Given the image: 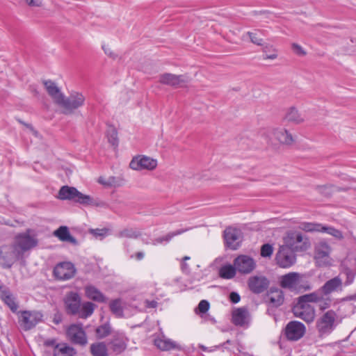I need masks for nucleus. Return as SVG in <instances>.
I'll return each mask as SVG.
<instances>
[{"mask_svg":"<svg viewBox=\"0 0 356 356\" xmlns=\"http://www.w3.org/2000/svg\"><path fill=\"white\" fill-rule=\"evenodd\" d=\"M58 198L62 200H72L84 205L94 204L90 196L79 192L76 188L63 186L58 192Z\"/></svg>","mask_w":356,"mask_h":356,"instance_id":"obj_4","label":"nucleus"},{"mask_svg":"<svg viewBox=\"0 0 356 356\" xmlns=\"http://www.w3.org/2000/svg\"><path fill=\"white\" fill-rule=\"evenodd\" d=\"M343 273L346 275V279L344 282L345 286H349L354 282L356 272L348 267L343 268Z\"/></svg>","mask_w":356,"mask_h":356,"instance_id":"obj_41","label":"nucleus"},{"mask_svg":"<svg viewBox=\"0 0 356 356\" xmlns=\"http://www.w3.org/2000/svg\"><path fill=\"white\" fill-rule=\"evenodd\" d=\"M230 302L232 303H238L241 300V296L237 292L232 291L229 293V296Z\"/></svg>","mask_w":356,"mask_h":356,"instance_id":"obj_52","label":"nucleus"},{"mask_svg":"<svg viewBox=\"0 0 356 356\" xmlns=\"http://www.w3.org/2000/svg\"><path fill=\"white\" fill-rule=\"evenodd\" d=\"M160 82L172 86H178L184 83L183 75H175L170 73L160 76Z\"/></svg>","mask_w":356,"mask_h":356,"instance_id":"obj_26","label":"nucleus"},{"mask_svg":"<svg viewBox=\"0 0 356 356\" xmlns=\"http://www.w3.org/2000/svg\"><path fill=\"white\" fill-rule=\"evenodd\" d=\"M237 268L229 264L222 265L218 271L219 277L222 279L231 280L236 276Z\"/></svg>","mask_w":356,"mask_h":356,"instance_id":"obj_32","label":"nucleus"},{"mask_svg":"<svg viewBox=\"0 0 356 356\" xmlns=\"http://www.w3.org/2000/svg\"><path fill=\"white\" fill-rule=\"evenodd\" d=\"M302 278V275L296 272H291L280 277V286L283 289L296 293L310 290L309 284L307 282H304Z\"/></svg>","mask_w":356,"mask_h":356,"instance_id":"obj_2","label":"nucleus"},{"mask_svg":"<svg viewBox=\"0 0 356 356\" xmlns=\"http://www.w3.org/2000/svg\"><path fill=\"white\" fill-rule=\"evenodd\" d=\"M270 284V280L264 275L251 276L248 280V289L254 294H261L267 291Z\"/></svg>","mask_w":356,"mask_h":356,"instance_id":"obj_16","label":"nucleus"},{"mask_svg":"<svg viewBox=\"0 0 356 356\" xmlns=\"http://www.w3.org/2000/svg\"><path fill=\"white\" fill-rule=\"evenodd\" d=\"M247 35L249 36L250 41L258 45V46H262L263 45V39L259 38L257 37V34L256 33H252L250 31L247 32Z\"/></svg>","mask_w":356,"mask_h":356,"instance_id":"obj_47","label":"nucleus"},{"mask_svg":"<svg viewBox=\"0 0 356 356\" xmlns=\"http://www.w3.org/2000/svg\"><path fill=\"white\" fill-rule=\"evenodd\" d=\"M338 315L332 309L327 310L319 316L316 321V329L320 338L330 335L337 325Z\"/></svg>","mask_w":356,"mask_h":356,"instance_id":"obj_3","label":"nucleus"},{"mask_svg":"<svg viewBox=\"0 0 356 356\" xmlns=\"http://www.w3.org/2000/svg\"><path fill=\"white\" fill-rule=\"evenodd\" d=\"M14 243L0 247V266L3 268H10L13 264L22 259L23 255Z\"/></svg>","mask_w":356,"mask_h":356,"instance_id":"obj_5","label":"nucleus"},{"mask_svg":"<svg viewBox=\"0 0 356 356\" xmlns=\"http://www.w3.org/2000/svg\"><path fill=\"white\" fill-rule=\"evenodd\" d=\"M140 235V233L131 228L124 229L119 232L118 236L121 238H136Z\"/></svg>","mask_w":356,"mask_h":356,"instance_id":"obj_43","label":"nucleus"},{"mask_svg":"<svg viewBox=\"0 0 356 356\" xmlns=\"http://www.w3.org/2000/svg\"><path fill=\"white\" fill-rule=\"evenodd\" d=\"M81 297L76 292H69L66 294L64 303L67 314L76 315L79 313L81 306Z\"/></svg>","mask_w":356,"mask_h":356,"instance_id":"obj_20","label":"nucleus"},{"mask_svg":"<svg viewBox=\"0 0 356 356\" xmlns=\"http://www.w3.org/2000/svg\"><path fill=\"white\" fill-rule=\"evenodd\" d=\"M181 270H182L184 273H189V271H190L189 266H188V265L186 263V261H182V262H181Z\"/></svg>","mask_w":356,"mask_h":356,"instance_id":"obj_55","label":"nucleus"},{"mask_svg":"<svg viewBox=\"0 0 356 356\" xmlns=\"http://www.w3.org/2000/svg\"><path fill=\"white\" fill-rule=\"evenodd\" d=\"M43 315L37 311H23L21 312L19 323L26 331L34 327L42 320Z\"/></svg>","mask_w":356,"mask_h":356,"instance_id":"obj_12","label":"nucleus"},{"mask_svg":"<svg viewBox=\"0 0 356 356\" xmlns=\"http://www.w3.org/2000/svg\"><path fill=\"white\" fill-rule=\"evenodd\" d=\"M33 92H34L36 95H38V92L36 90V89L33 88Z\"/></svg>","mask_w":356,"mask_h":356,"instance_id":"obj_64","label":"nucleus"},{"mask_svg":"<svg viewBox=\"0 0 356 356\" xmlns=\"http://www.w3.org/2000/svg\"><path fill=\"white\" fill-rule=\"evenodd\" d=\"M85 100L86 98L82 93L73 91L67 98L63 95L58 105L65 108L67 112L72 113L74 110L83 106Z\"/></svg>","mask_w":356,"mask_h":356,"instance_id":"obj_11","label":"nucleus"},{"mask_svg":"<svg viewBox=\"0 0 356 356\" xmlns=\"http://www.w3.org/2000/svg\"><path fill=\"white\" fill-rule=\"evenodd\" d=\"M210 307L209 302L206 300H202L198 304L197 309L200 314H205Z\"/></svg>","mask_w":356,"mask_h":356,"instance_id":"obj_46","label":"nucleus"},{"mask_svg":"<svg viewBox=\"0 0 356 356\" xmlns=\"http://www.w3.org/2000/svg\"><path fill=\"white\" fill-rule=\"evenodd\" d=\"M113 350L116 353H122L126 348V343L122 337H117L111 341Z\"/></svg>","mask_w":356,"mask_h":356,"instance_id":"obj_39","label":"nucleus"},{"mask_svg":"<svg viewBox=\"0 0 356 356\" xmlns=\"http://www.w3.org/2000/svg\"><path fill=\"white\" fill-rule=\"evenodd\" d=\"M107 138L108 142L113 146L118 144V132L113 127L110 128L107 131Z\"/></svg>","mask_w":356,"mask_h":356,"instance_id":"obj_44","label":"nucleus"},{"mask_svg":"<svg viewBox=\"0 0 356 356\" xmlns=\"http://www.w3.org/2000/svg\"><path fill=\"white\" fill-rule=\"evenodd\" d=\"M343 282L339 276H336L324 283V284L320 287L317 291L325 296H327L330 294L343 291Z\"/></svg>","mask_w":356,"mask_h":356,"instance_id":"obj_21","label":"nucleus"},{"mask_svg":"<svg viewBox=\"0 0 356 356\" xmlns=\"http://www.w3.org/2000/svg\"><path fill=\"white\" fill-rule=\"evenodd\" d=\"M316 189L319 193L323 195L325 197H329L331 195L332 191L330 186H317Z\"/></svg>","mask_w":356,"mask_h":356,"instance_id":"obj_48","label":"nucleus"},{"mask_svg":"<svg viewBox=\"0 0 356 356\" xmlns=\"http://www.w3.org/2000/svg\"><path fill=\"white\" fill-rule=\"evenodd\" d=\"M321 232H325L339 240L343 238V233L340 230L335 229L333 227L323 225Z\"/></svg>","mask_w":356,"mask_h":356,"instance_id":"obj_40","label":"nucleus"},{"mask_svg":"<svg viewBox=\"0 0 356 356\" xmlns=\"http://www.w3.org/2000/svg\"><path fill=\"white\" fill-rule=\"evenodd\" d=\"M264 302L268 307V312H270L272 309L278 308L284 302L283 291L276 286L270 287L264 296Z\"/></svg>","mask_w":356,"mask_h":356,"instance_id":"obj_9","label":"nucleus"},{"mask_svg":"<svg viewBox=\"0 0 356 356\" xmlns=\"http://www.w3.org/2000/svg\"><path fill=\"white\" fill-rule=\"evenodd\" d=\"M147 307H156V302L154 300H152L151 302L147 301Z\"/></svg>","mask_w":356,"mask_h":356,"instance_id":"obj_59","label":"nucleus"},{"mask_svg":"<svg viewBox=\"0 0 356 356\" xmlns=\"http://www.w3.org/2000/svg\"><path fill=\"white\" fill-rule=\"evenodd\" d=\"M311 294H315L317 296L318 300L316 302H314V303H318V309L321 311H325V309H328L332 302V300L329 297L325 298L324 295L321 294L318 291H315L313 293H311Z\"/></svg>","mask_w":356,"mask_h":356,"instance_id":"obj_36","label":"nucleus"},{"mask_svg":"<svg viewBox=\"0 0 356 356\" xmlns=\"http://www.w3.org/2000/svg\"><path fill=\"white\" fill-rule=\"evenodd\" d=\"M90 352L94 356H108L106 346L103 342H97L90 346Z\"/></svg>","mask_w":356,"mask_h":356,"instance_id":"obj_37","label":"nucleus"},{"mask_svg":"<svg viewBox=\"0 0 356 356\" xmlns=\"http://www.w3.org/2000/svg\"><path fill=\"white\" fill-rule=\"evenodd\" d=\"M231 343H232V341H230V340H227L225 342H224V343L221 345V346H223V347H224V346H226L227 344H231Z\"/></svg>","mask_w":356,"mask_h":356,"instance_id":"obj_61","label":"nucleus"},{"mask_svg":"<svg viewBox=\"0 0 356 356\" xmlns=\"http://www.w3.org/2000/svg\"><path fill=\"white\" fill-rule=\"evenodd\" d=\"M160 333L157 334V348L162 351H170L172 350H180V346L175 341L167 338L161 330Z\"/></svg>","mask_w":356,"mask_h":356,"instance_id":"obj_22","label":"nucleus"},{"mask_svg":"<svg viewBox=\"0 0 356 356\" xmlns=\"http://www.w3.org/2000/svg\"><path fill=\"white\" fill-rule=\"evenodd\" d=\"M76 350L65 343H57L54 348V356H75Z\"/></svg>","mask_w":356,"mask_h":356,"instance_id":"obj_28","label":"nucleus"},{"mask_svg":"<svg viewBox=\"0 0 356 356\" xmlns=\"http://www.w3.org/2000/svg\"><path fill=\"white\" fill-rule=\"evenodd\" d=\"M291 48L294 53L298 56H303L306 55V51L303 49V48L296 43H293L291 44Z\"/></svg>","mask_w":356,"mask_h":356,"instance_id":"obj_50","label":"nucleus"},{"mask_svg":"<svg viewBox=\"0 0 356 356\" xmlns=\"http://www.w3.org/2000/svg\"><path fill=\"white\" fill-rule=\"evenodd\" d=\"M43 83L48 94L51 97L54 102L58 104L63 96L59 88L51 80L44 81Z\"/></svg>","mask_w":356,"mask_h":356,"instance_id":"obj_23","label":"nucleus"},{"mask_svg":"<svg viewBox=\"0 0 356 356\" xmlns=\"http://www.w3.org/2000/svg\"><path fill=\"white\" fill-rule=\"evenodd\" d=\"M98 182L105 186H115V178L111 177L108 179H105L104 177H99Z\"/></svg>","mask_w":356,"mask_h":356,"instance_id":"obj_49","label":"nucleus"},{"mask_svg":"<svg viewBox=\"0 0 356 356\" xmlns=\"http://www.w3.org/2000/svg\"><path fill=\"white\" fill-rule=\"evenodd\" d=\"M284 243L290 246L296 251H302L307 250L310 246V243L307 238L303 241L302 233L298 232H293L288 233L284 238Z\"/></svg>","mask_w":356,"mask_h":356,"instance_id":"obj_14","label":"nucleus"},{"mask_svg":"<svg viewBox=\"0 0 356 356\" xmlns=\"http://www.w3.org/2000/svg\"><path fill=\"white\" fill-rule=\"evenodd\" d=\"M248 311L245 307L236 309L232 313V323L237 326H243L247 322Z\"/></svg>","mask_w":356,"mask_h":356,"instance_id":"obj_29","label":"nucleus"},{"mask_svg":"<svg viewBox=\"0 0 356 356\" xmlns=\"http://www.w3.org/2000/svg\"><path fill=\"white\" fill-rule=\"evenodd\" d=\"M95 305L91 302H86L81 304L79 312L77 314L81 318H87L90 316L95 310Z\"/></svg>","mask_w":356,"mask_h":356,"instance_id":"obj_33","label":"nucleus"},{"mask_svg":"<svg viewBox=\"0 0 356 356\" xmlns=\"http://www.w3.org/2000/svg\"><path fill=\"white\" fill-rule=\"evenodd\" d=\"M111 333V326L109 324H104L96 329L97 337L99 339L107 337Z\"/></svg>","mask_w":356,"mask_h":356,"instance_id":"obj_42","label":"nucleus"},{"mask_svg":"<svg viewBox=\"0 0 356 356\" xmlns=\"http://www.w3.org/2000/svg\"><path fill=\"white\" fill-rule=\"evenodd\" d=\"M295 252L296 250L289 245H281L275 256L277 264L281 268L291 267L296 260Z\"/></svg>","mask_w":356,"mask_h":356,"instance_id":"obj_7","label":"nucleus"},{"mask_svg":"<svg viewBox=\"0 0 356 356\" xmlns=\"http://www.w3.org/2000/svg\"><path fill=\"white\" fill-rule=\"evenodd\" d=\"M190 228H186V229H179L176 231L169 232L166 234L165 235L161 236L159 237H157V243L165 245L168 243L173 237L180 235L187 231H188Z\"/></svg>","mask_w":356,"mask_h":356,"instance_id":"obj_34","label":"nucleus"},{"mask_svg":"<svg viewBox=\"0 0 356 356\" xmlns=\"http://www.w3.org/2000/svg\"><path fill=\"white\" fill-rule=\"evenodd\" d=\"M285 118L289 121L295 124H300L304 122L305 119L299 113L298 111L293 106L291 107L287 111Z\"/></svg>","mask_w":356,"mask_h":356,"instance_id":"obj_35","label":"nucleus"},{"mask_svg":"<svg viewBox=\"0 0 356 356\" xmlns=\"http://www.w3.org/2000/svg\"><path fill=\"white\" fill-rule=\"evenodd\" d=\"M144 253L143 252H138L135 255V258L137 259V260H141L144 258Z\"/></svg>","mask_w":356,"mask_h":356,"instance_id":"obj_58","label":"nucleus"},{"mask_svg":"<svg viewBox=\"0 0 356 356\" xmlns=\"http://www.w3.org/2000/svg\"><path fill=\"white\" fill-rule=\"evenodd\" d=\"M54 236L57 237L60 241L70 242L74 245L77 244V241L73 237L66 226H60L54 232Z\"/></svg>","mask_w":356,"mask_h":356,"instance_id":"obj_25","label":"nucleus"},{"mask_svg":"<svg viewBox=\"0 0 356 356\" xmlns=\"http://www.w3.org/2000/svg\"><path fill=\"white\" fill-rule=\"evenodd\" d=\"M86 296L93 301L97 302H106L107 298L106 296L95 286L88 285L85 286Z\"/></svg>","mask_w":356,"mask_h":356,"instance_id":"obj_24","label":"nucleus"},{"mask_svg":"<svg viewBox=\"0 0 356 356\" xmlns=\"http://www.w3.org/2000/svg\"><path fill=\"white\" fill-rule=\"evenodd\" d=\"M318 300L315 294H305L298 298L297 302L292 307L293 315L309 323L315 318V309L310 302Z\"/></svg>","mask_w":356,"mask_h":356,"instance_id":"obj_1","label":"nucleus"},{"mask_svg":"<svg viewBox=\"0 0 356 356\" xmlns=\"http://www.w3.org/2000/svg\"><path fill=\"white\" fill-rule=\"evenodd\" d=\"M124 302L120 298L112 300L109 302V308L112 314L117 318L124 317Z\"/></svg>","mask_w":356,"mask_h":356,"instance_id":"obj_31","label":"nucleus"},{"mask_svg":"<svg viewBox=\"0 0 356 356\" xmlns=\"http://www.w3.org/2000/svg\"><path fill=\"white\" fill-rule=\"evenodd\" d=\"M102 48L106 55L113 58H115V54L111 51V49L109 47L104 45Z\"/></svg>","mask_w":356,"mask_h":356,"instance_id":"obj_54","label":"nucleus"},{"mask_svg":"<svg viewBox=\"0 0 356 356\" xmlns=\"http://www.w3.org/2000/svg\"><path fill=\"white\" fill-rule=\"evenodd\" d=\"M273 252V246L268 243L264 244L261 248V255L263 257H270Z\"/></svg>","mask_w":356,"mask_h":356,"instance_id":"obj_45","label":"nucleus"},{"mask_svg":"<svg viewBox=\"0 0 356 356\" xmlns=\"http://www.w3.org/2000/svg\"><path fill=\"white\" fill-rule=\"evenodd\" d=\"M27 3L31 6H40L42 0H26Z\"/></svg>","mask_w":356,"mask_h":356,"instance_id":"obj_53","label":"nucleus"},{"mask_svg":"<svg viewBox=\"0 0 356 356\" xmlns=\"http://www.w3.org/2000/svg\"><path fill=\"white\" fill-rule=\"evenodd\" d=\"M223 238L225 248L232 250H237L243 241L241 231L232 227H228L224 230Z\"/></svg>","mask_w":356,"mask_h":356,"instance_id":"obj_10","label":"nucleus"},{"mask_svg":"<svg viewBox=\"0 0 356 356\" xmlns=\"http://www.w3.org/2000/svg\"><path fill=\"white\" fill-rule=\"evenodd\" d=\"M13 243L19 250H21V254L24 255L25 252L36 247L38 241L36 236L32 234V231L28 229L26 232L17 234Z\"/></svg>","mask_w":356,"mask_h":356,"instance_id":"obj_6","label":"nucleus"},{"mask_svg":"<svg viewBox=\"0 0 356 356\" xmlns=\"http://www.w3.org/2000/svg\"><path fill=\"white\" fill-rule=\"evenodd\" d=\"M263 51L265 52V53L268 51V46L264 47V49H263Z\"/></svg>","mask_w":356,"mask_h":356,"instance_id":"obj_63","label":"nucleus"},{"mask_svg":"<svg viewBox=\"0 0 356 356\" xmlns=\"http://www.w3.org/2000/svg\"><path fill=\"white\" fill-rule=\"evenodd\" d=\"M190 259V257H188V256H185L182 258V261H186L187 260H189Z\"/></svg>","mask_w":356,"mask_h":356,"instance_id":"obj_62","label":"nucleus"},{"mask_svg":"<svg viewBox=\"0 0 356 356\" xmlns=\"http://www.w3.org/2000/svg\"><path fill=\"white\" fill-rule=\"evenodd\" d=\"M91 233L95 236L96 237H104L106 236L107 233V230L105 229H92Z\"/></svg>","mask_w":356,"mask_h":356,"instance_id":"obj_51","label":"nucleus"},{"mask_svg":"<svg viewBox=\"0 0 356 356\" xmlns=\"http://www.w3.org/2000/svg\"><path fill=\"white\" fill-rule=\"evenodd\" d=\"M323 225L321 223L317 222H301L299 225V228L307 232H321Z\"/></svg>","mask_w":356,"mask_h":356,"instance_id":"obj_38","label":"nucleus"},{"mask_svg":"<svg viewBox=\"0 0 356 356\" xmlns=\"http://www.w3.org/2000/svg\"><path fill=\"white\" fill-rule=\"evenodd\" d=\"M55 343V340H48L45 342V344L47 346H54Z\"/></svg>","mask_w":356,"mask_h":356,"instance_id":"obj_60","label":"nucleus"},{"mask_svg":"<svg viewBox=\"0 0 356 356\" xmlns=\"http://www.w3.org/2000/svg\"><path fill=\"white\" fill-rule=\"evenodd\" d=\"M234 265L237 268V271L243 275L250 274L257 266L254 259L245 254H241L235 258Z\"/></svg>","mask_w":356,"mask_h":356,"instance_id":"obj_17","label":"nucleus"},{"mask_svg":"<svg viewBox=\"0 0 356 356\" xmlns=\"http://www.w3.org/2000/svg\"><path fill=\"white\" fill-rule=\"evenodd\" d=\"M306 332L305 325L297 321L289 322L284 328V335L289 341H296L300 339Z\"/></svg>","mask_w":356,"mask_h":356,"instance_id":"obj_13","label":"nucleus"},{"mask_svg":"<svg viewBox=\"0 0 356 356\" xmlns=\"http://www.w3.org/2000/svg\"><path fill=\"white\" fill-rule=\"evenodd\" d=\"M272 134L282 144L291 145L293 143L292 135L286 129H274Z\"/></svg>","mask_w":356,"mask_h":356,"instance_id":"obj_27","label":"nucleus"},{"mask_svg":"<svg viewBox=\"0 0 356 356\" xmlns=\"http://www.w3.org/2000/svg\"><path fill=\"white\" fill-rule=\"evenodd\" d=\"M0 298L13 312H15L17 310L18 305L15 302V298L8 290H1Z\"/></svg>","mask_w":356,"mask_h":356,"instance_id":"obj_30","label":"nucleus"},{"mask_svg":"<svg viewBox=\"0 0 356 356\" xmlns=\"http://www.w3.org/2000/svg\"><path fill=\"white\" fill-rule=\"evenodd\" d=\"M67 336L74 344L83 346L88 343L87 337L81 324L71 325L67 330Z\"/></svg>","mask_w":356,"mask_h":356,"instance_id":"obj_18","label":"nucleus"},{"mask_svg":"<svg viewBox=\"0 0 356 356\" xmlns=\"http://www.w3.org/2000/svg\"><path fill=\"white\" fill-rule=\"evenodd\" d=\"M129 166L134 170H153L156 168V161L144 155H138L131 159Z\"/></svg>","mask_w":356,"mask_h":356,"instance_id":"obj_19","label":"nucleus"},{"mask_svg":"<svg viewBox=\"0 0 356 356\" xmlns=\"http://www.w3.org/2000/svg\"><path fill=\"white\" fill-rule=\"evenodd\" d=\"M273 51H274V53H273V54L264 55V59H265V60L266 59H271V60L275 59L277 57V54L275 52V49L273 50Z\"/></svg>","mask_w":356,"mask_h":356,"instance_id":"obj_56","label":"nucleus"},{"mask_svg":"<svg viewBox=\"0 0 356 356\" xmlns=\"http://www.w3.org/2000/svg\"><path fill=\"white\" fill-rule=\"evenodd\" d=\"M54 275L58 280H68L72 279L76 273L74 264L70 261L58 264L54 268Z\"/></svg>","mask_w":356,"mask_h":356,"instance_id":"obj_15","label":"nucleus"},{"mask_svg":"<svg viewBox=\"0 0 356 356\" xmlns=\"http://www.w3.org/2000/svg\"><path fill=\"white\" fill-rule=\"evenodd\" d=\"M330 246L325 241H320L315 246L314 259L318 266L326 267L332 264L330 257Z\"/></svg>","mask_w":356,"mask_h":356,"instance_id":"obj_8","label":"nucleus"},{"mask_svg":"<svg viewBox=\"0 0 356 356\" xmlns=\"http://www.w3.org/2000/svg\"><path fill=\"white\" fill-rule=\"evenodd\" d=\"M343 300H346V301H351V300L356 301V293L355 294L346 296Z\"/></svg>","mask_w":356,"mask_h":356,"instance_id":"obj_57","label":"nucleus"}]
</instances>
